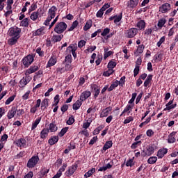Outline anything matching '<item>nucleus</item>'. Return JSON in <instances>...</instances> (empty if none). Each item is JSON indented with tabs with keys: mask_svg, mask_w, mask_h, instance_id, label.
Returning <instances> with one entry per match:
<instances>
[{
	"mask_svg": "<svg viewBox=\"0 0 178 178\" xmlns=\"http://www.w3.org/2000/svg\"><path fill=\"white\" fill-rule=\"evenodd\" d=\"M144 48L145 47L143 44H140L138 47L136 52L135 53L136 56H138V55H141V54L144 52Z\"/></svg>",
	"mask_w": 178,
	"mask_h": 178,
	"instance_id": "28",
	"label": "nucleus"
},
{
	"mask_svg": "<svg viewBox=\"0 0 178 178\" xmlns=\"http://www.w3.org/2000/svg\"><path fill=\"white\" fill-rule=\"evenodd\" d=\"M19 38H15V37H11L10 39H8V44L9 45H15V44H16V42H17V40Z\"/></svg>",
	"mask_w": 178,
	"mask_h": 178,
	"instance_id": "35",
	"label": "nucleus"
},
{
	"mask_svg": "<svg viewBox=\"0 0 178 178\" xmlns=\"http://www.w3.org/2000/svg\"><path fill=\"white\" fill-rule=\"evenodd\" d=\"M37 9V3H33L31 5L30 8L29 9V13H31L33 10Z\"/></svg>",
	"mask_w": 178,
	"mask_h": 178,
	"instance_id": "46",
	"label": "nucleus"
},
{
	"mask_svg": "<svg viewBox=\"0 0 178 178\" xmlns=\"http://www.w3.org/2000/svg\"><path fill=\"white\" fill-rule=\"evenodd\" d=\"M39 161L40 158H38V156H32L27 163V168H34V166L38 163Z\"/></svg>",
	"mask_w": 178,
	"mask_h": 178,
	"instance_id": "7",
	"label": "nucleus"
},
{
	"mask_svg": "<svg viewBox=\"0 0 178 178\" xmlns=\"http://www.w3.org/2000/svg\"><path fill=\"white\" fill-rule=\"evenodd\" d=\"M91 122H92V120H88V122L83 123V128L86 129H88L90 127V124H91Z\"/></svg>",
	"mask_w": 178,
	"mask_h": 178,
	"instance_id": "48",
	"label": "nucleus"
},
{
	"mask_svg": "<svg viewBox=\"0 0 178 178\" xmlns=\"http://www.w3.org/2000/svg\"><path fill=\"white\" fill-rule=\"evenodd\" d=\"M165 40H166V38H165V36L161 37V38L159 40V41L156 44L157 47H161V44L165 42Z\"/></svg>",
	"mask_w": 178,
	"mask_h": 178,
	"instance_id": "57",
	"label": "nucleus"
},
{
	"mask_svg": "<svg viewBox=\"0 0 178 178\" xmlns=\"http://www.w3.org/2000/svg\"><path fill=\"white\" fill-rule=\"evenodd\" d=\"M126 166L131 168L134 166V160L133 159H129L126 163Z\"/></svg>",
	"mask_w": 178,
	"mask_h": 178,
	"instance_id": "47",
	"label": "nucleus"
},
{
	"mask_svg": "<svg viewBox=\"0 0 178 178\" xmlns=\"http://www.w3.org/2000/svg\"><path fill=\"white\" fill-rule=\"evenodd\" d=\"M152 80V75L149 74L146 79V80L144 82V87H148L149 86V83H151V81Z\"/></svg>",
	"mask_w": 178,
	"mask_h": 178,
	"instance_id": "36",
	"label": "nucleus"
},
{
	"mask_svg": "<svg viewBox=\"0 0 178 178\" xmlns=\"http://www.w3.org/2000/svg\"><path fill=\"white\" fill-rule=\"evenodd\" d=\"M67 167V165L64 163L57 172L60 173V175H62V172H65Z\"/></svg>",
	"mask_w": 178,
	"mask_h": 178,
	"instance_id": "55",
	"label": "nucleus"
},
{
	"mask_svg": "<svg viewBox=\"0 0 178 178\" xmlns=\"http://www.w3.org/2000/svg\"><path fill=\"white\" fill-rule=\"evenodd\" d=\"M56 62H57L56 56H52L49 60L46 65V67H51V66H55V65H56Z\"/></svg>",
	"mask_w": 178,
	"mask_h": 178,
	"instance_id": "15",
	"label": "nucleus"
},
{
	"mask_svg": "<svg viewBox=\"0 0 178 178\" xmlns=\"http://www.w3.org/2000/svg\"><path fill=\"white\" fill-rule=\"evenodd\" d=\"M17 116L20 118V116H22V115H24V110L23 109H19L16 110Z\"/></svg>",
	"mask_w": 178,
	"mask_h": 178,
	"instance_id": "58",
	"label": "nucleus"
},
{
	"mask_svg": "<svg viewBox=\"0 0 178 178\" xmlns=\"http://www.w3.org/2000/svg\"><path fill=\"white\" fill-rule=\"evenodd\" d=\"M77 168H78V165L76 163H74L72 166L69 167L68 170L66 172L67 176H68V177L72 176L74 175V172H76V170H77Z\"/></svg>",
	"mask_w": 178,
	"mask_h": 178,
	"instance_id": "10",
	"label": "nucleus"
},
{
	"mask_svg": "<svg viewBox=\"0 0 178 178\" xmlns=\"http://www.w3.org/2000/svg\"><path fill=\"white\" fill-rule=\"evenodd\" d=\"M156 149V146L155 145H149L146 149L143 150L141 152L142 156H151L155 150Z\"/></svg>",
	"mask_w": 178,
	"mask_h": 178,
	"instance_id": "3",
	"label": "nucleus"
},
{
	"mask_svg": "<svg viewBox=\"0 0 178 178\" xmlns=\"http://www.w3.org/2000/svg\"><path fill=\"white\" fill-rule=\"evenodd\" d=\"M138 145H141V140L136 141L135 143H134L131 145V148L132 149H136V148H137Z\"/></svg>",
	"mask_w": 178,
	"mask_h": 178,
	"instance_id": "45",
	"label": "nucleus"
},
{
	"mask_svg": "<svg viewBox=\"0 0 178 178\" xmlns=\"http://www.w3.org/2000/svg\"><path fill=\"white\" fill-rule=\"evenodd\" d=\"M40 122H41V117L37 118L35 122L32 123L31 130H35L38 124H40Z\"/></svg>",
	"mask_w": 178,
	"mask_h": 178,
	"instance_id": "27",
	"label": "nucleus"
},
{
	"mask_svg": "<svg viewBox=\"0 0 178 178\" xmlns=\"http://www.w3.org/2000/svg\"><path fill=\"white\" fill-rule=\"evenodd\" d=\"M86 42H86V40H82L79 41L78 42V47L79 48H83V47H84V45H86Z\"/></svg>",
	"mask_w": 178,
	"mask_h": 178,
	"instance_id": "61",
	"label": "nucleus"
},
{
	"mask_svg": "<svg viewBox=\"0 0 178 178\" xmlns=\"http://www.w3.org/2000/svg\"><path fill=\"white\" fill-rule=\"evenodd\" d=\"M31 81V77L30 76L26 75L25 77H23L19 81V87L23 88L26 87L29 83Z\"/></svg>",
	"mask_w": 178,
	"mask_h": 178,
	"instance_id": "8",
	"label": "nucleus"
},
{
	"mask_svg": "<svg viewBox=\"0 0 178 178\" xmlns=\"http://www.w3.org/2000/svg\"><path fill=\"white\" fill-rule=\"evenodd\" d=\"M102 129H104V127L102 125L98 127L97 128H96L94 130L93 134L94 135L99 134V131H101V130H102Z\"/></svg>",
	"mask_w": 178,
	"mask_h": 178,
	"instance_id": "52",
	"label": "nucleus"
},
{
	"mask_svg": "<svg viewBox=\"0 0 178 178\" xmlns=\"http://www.w3.org/2000/svg\"><path fill=\"white\" fill-rule=\"evenodd\" d=\"M111 55H113V51H108L106 53L104 54V58L106 59L107 58H109V56H111Z\"/></svg>",
	"mask_w": 178,
	"mask_h": 178,
	"instance_id": "59",
	"label": "nucleus"
},
{
	"mask_svg": "<svg viewBox=\"0 0 178 178\" xmlns=\"http://www.w3.org/2000/svg\"><path fill=\"white\" fill-rule=\"evenodd\" d=\"M131 109H133V106L128 104L122 111V113H126V112H128V113H130V112H131Z\"/></svg>",
	"mask_w": 178,
	"mask_h": 178,
	"instance_id": "40",
	"label": "nucleus"
},
{
	"mask_svg": "<svg viewBox=\"0 0 178 178\" xmlns=\"http://www.w3.org/2000/svg\"><path fill=\"white\" fill-rule=\"evenodd\" d=\"M91 96V92L90 91H84L81 94L80 99L81 101H86L89 97Z\"/></svg>",
	"mask_w": 178,
	"mask_h": 178,
	"instance_id": "16",
	"label": "nucleus"
},
{
	"mask_svg": "<svg viewBox=\"0 0 178 178\" xmlns=\"http://www.w3.org/2000/svg\"><path fill=\"white\" fill-rule=\"evenodd\" d=\"M29 18H24L23 20L21 21L20 26L22 27H29Z\"/></svg>",
	"mask_w": 178,
	"mask_h": 178,
	"instance_id": "37",
	"label": "nucleus"
},
{
	"mask_svg": "<svg viewBox=\"0 0 178 178\" xmlns=\"http://www.w3.org/2000/svg\"><path fill=\"white\" fill-rule=\"evenodd\" d=\"M48 130L49 131H51V133H55V131H57L58 130V127H56V124L54 122L50 123Z\"/></svg>",
	"mask_w": 178,
	"mask_h": 178,
	"instance_id": "25",
	"label": "nucleus"
},
{
	"mask_svg": "<svg viewBox=\"0 0 178 178\" xmlns=\"http://www.w3.org/2000/svg\"><path fill=\"white\" fill-rule=\"evenodd\" d=\"M67 130H69V127H64L61 129V131L58 134L59 137H63L66 133H67Z\"/></svg>",
	"mask_w": 178,
	"mask_h": 178,
	"instance_id": "38",
	"label": "nucleus"
},
{
	"mask_svg": "<svg viewBox=\"0 0 178 178\" xmlns=\"http://www.w3.org/2000/svg\"><path fill=\"white\" fill-rule=\"evenodd\" d=\"M94 173H95V168H91L90 170H89L85 175L84 177L86 178H88V177H91V176H92V175H94Z\"/></svg>",
	"mask_w": 178,
	"mask_h": 178,
	"instance_id": "32",
	"label": "nucleus"
},
{
	"mask_svg": "<svg viewBox=\"0 0 178 178\" xmlns=\"http://www.w3.org/2000/svg\"><path fill=\"white\" fill-rule=\"evenodd\" d=\"M37 70H38V66L37 65L31 66L30 67L29 69H28L26 71L25 74L26 76H28V74H31V73H35V72H37Z\"/></svg>",
	"mask_w": 178,
	"mask_h": 178,
	"instance_id": "18",
	"label": "nucleus"
},
{
	"mask_svg": "<svg viewBox=\"0 0 178 178\" xmlns=\"http://www.w3.org/2000/svg\"><path fill=\"white\" fill-rule=\"evenodd\" d=\"M114 72L115 71H113V70L108 68V71L104 72L103 76H105L106 77H109V76H111V74H113Z\"/></svg>",
	"mask_w": 178,
	"mask_h": 178,
	"instance_id": "44",
	"label": "nucleus"
},
{
	"mask_svg": "<svg viewBox=\"0 0 178 178\" xmlns=\"http://www.w3.org/2000/svg\"><path fill=\"white\" fill-rule=\"evenodd\" d=\"M110 32L111 29L109 28H106L104 29L103 32H102L101 35H102V37H106Z\"/></svg>",
	"mask_w": 178,
	"mask_h": 178,
	"instance_id": "49",
	"label": "nucleus"
},
{
	"mask_svg": "<svg viewBox=\"0 0 178 178\" xmlns=\"http://www.w3.org/2000/svg\"><path fill=\"white\" fill-rule=\"evenodd\" d=\"M156 161H157L156 156H152L149 158V159L147 160V163H149L150 165H153V163H155Z\"/></svg>",
	"mask_w": 178,
	"mask_h": 178,
	"instance_id": "42",
	"label": "nucleus"
},
{
	"mask_svg": "<svg viewBox=\"0 0 178 178\" xmlns=\"http://www.w3.org/2000/svg\"><path fill=\"white\" fill-rule=\"evenodd\" d=\"M140 0H129L127 2V7L130 9H134L138 5Z\"/></svg>",
	"mask_w": 178,
	"mask_h": 178,
	"instance_id": "14",
	"label": "nucleus"
},
{
	"mask_svg": "<svg viewBox=\"0 0 178 178\" xmlns=\"http://www.w3.org/2000/svg\"><path fill=\"white\" fill-rule=\"evenodd\" d=\"M48 133H49V130L48 129H43L40 132V138L45 140V138L48 137Z\"/></svg>",
	"mask_w": 178,
	"mask_h": 178,
	"instance_id": "23",
	"label": "nucleus"
},
{
	"mask_svg": "<svg viewBox=\"0 0 178 178\" xmlns=\"http://www.w3.org/2000/svg\"><path fill=\"white\" fill-rule=\"evenodd\" d=\"M48 99H44L41 103V109H45L48 108Z\"/></svg>",
	"mask_w": 178,
	"mask_h": 178,
	"instance_id": "39",
	"label": "nucleus"
},
{
	"mask_svg": "<svg viewBox=\"0 0 178 178\" xmlns=\"http://www.w3.org/2000/svg\"><path fill=\"white\" fill-rule=\"evenodd\" d=\"M63 38V35H54L51 38L52 42H59Z\"/></svg>",
	"mask_w": 178,
	"mask_h": 178,
	"instance_id": "22",
	"label": "nucleus"
},
{
	"mask_svg": "<svg viewBox=\"0 0 178 178\" xmlns=\"http://www.w3.org/2000/svg\"><path fill=\"white\" fill-rule=\"evenodd\" d=\"M32 34L33 37L44 35V34H45V28L41 27L36 31H34Z\"/></svg>",
	"mask_w": 178,
	"mask_h": 178,
	"instance_id": "12",
	"label": "nucleus"
},
{
	"mask_svg": "<svg viewBox=\"0 0 178 178\" xmlns=\"http://www.w3.org/2000/svg\"><path fill=\"white\" fill-rule=\"evenodd\" d=\"M15 115H16V108H12L8 111L7 118L8 119H13V118H15Z\"/></svg>",
	"mask_w": 178,
	"mask_h": 178,
	"instance_id": "26",
	"label": "nucleus"
},
{
	"mask_svg": "<svg viewBox=\"0 0 178 178\" xmlns=\"http://www.w3.org/2000/svg\"><path fill=\"white\" fill-rule=\"evenodd\" d=\"M125 81H126V76L121 77L120 80L118 81L119 86H120L121 87H123V86H124Z\"/></svg>",
	"mask_w": 178,
	"mask_h": 178,
	"instance_id": "54",
	"label": "nucleus"
},
{
	"mask_svg": "<svg viewBox=\"0 0 178 178\" xmlns=\"http://www.w3.org/2000/svg\"><path fill=\"white\" fill-rule=\"evenodd\" d=\"M92 26V21H91V20L87 21L83 27L84 31H87V30H90V29H91Z\"/></svg>",
	"mask_w": 178,
	"mask_h": 178,
	"instance_id": "33",
	"label": "nucleus"
},
{
	"mask_svg": "<svg viewBox=\"0 0 178 178\" xmlns=\"http://www.w3.org/2000/svg\"><path fill=\"white\" fill-rule=\"evenodd\" d=\"M111 112H112V107L111 106L103 109L100 113V118H106V116H108Z\"/></svg>",
	"mask_w": 178,
	"mask_h": 178,
	"instance_id": "13",
	"label": "nucleus"
},
{
	"mask_svg": "<svg viewBox=\"0 0 178 178\" xmlns=\"http://www.w3.org/2000/svg\"><path fill=\"white\" fill-rule=\"evenodd\" d=\"M83 105V101L81 99L77 100L73 105L72 108L74 111H77L78 109H80V106Z\"/></svg>",
	"mask_w": 178,
	"mask_h": 178,
	"instance_id": "20",
	"label": "nucleus"
},
{
	"mask_svg": "<svg viewBox=\"0 0 178 178\" xmlns=\"http://www.w3.org/2000/svg\"><path fill=\"white\" fill-rule=\"evenodd\" d=\"M40 10H38L37 11L33 12L30 15V19L33 20V22H35L38 19V15H40Z\"/></svg>",
	"mask_w": 178,
	"mask_h": 178,
	"instance_id": "24",
	"label": "nucleus"
},
{
	"mask_svg": "<svg viewBox=\"0 0 178 178\" xmlns=\"http://www.w3.org/2000/svg\"><path fill=\"white\" fill-rule=\"evenodd\" d=\"M20 33H22V29L17 26L10 28L8 31V34L10 37H15L17 38H20Z\"/></svg>",
	"mask_w": 178,
	"mask_h": 178,
	"instance_id": "2",
	"label": "nucleus"
},
{
	"mask_svg": "<svg viewBox=\"0 0 178 178\" xmlns=\"http://www.w3.org/2000/svg\"><path fill=\"white\" fill-rule=\"evenodd\" d=\"M104 10L101 8L96 14L97 17H102L104 16Z\"/></svg>",
	"mask_w": 178,
	"mask_h": 178,
	"instance_id": "62",
	"label": "nucleus"
},
{
	"mask_svg": "<svg viewBox=\"0 0 178 178\" xmlns=\"http://www.w3.org/2000/svg\"><path fill=\"white\" fill-rule=\"evenodd\" d=\"M67 51L70 52H73L77 51V44H72L67 48Z\"/></svg>",
	"mask_w": 178,
	"mask_h": 178,
	"instance_id": "34",
	"label": "nucleus"
},
{
	"mask_svg": "<svg viewBox=\"0 0 178 178\" xmlns=\"http://www.w3.org/2000/svg\"><path fill=\"white\" fill-rule=\"evenodd\" d=\"M59 104V95H57L54 97V104L53 106H56Z\"/></svg>",
	"mask_w": 178,
	"mask_h": 178,
	"instance_id": "60",
	"label": "nucleus"
},
{
	"mask_svg": "<svg viewBox=\"0 0 178 178\" xmlns=\"http://www.w3.org/2000/svg\"><path fill=\"white\" fill-rule=\"evenodd\" d=\"M33 172L30 171L27 175H26L24 178H33Z\"/></svg>",
	"mask_w": 178,
	"mask_h": 178,
	"instance_id": "64",
	"label": "nucleus"
},
{
	"mask_svg": "<svg viewBox=\"0 0 178 178\" xmlns=\"http://www.w3.org/2000/svg\"><path fill=\"white\" fill-rule=\"evenodd\" d=\"M137 33H138V30L136 28H131L126 31L125 37L127 38H134L136 35H137Z\"/></svg>",
	"mask_w": 178,
	"mask_h": 178,
	"instance_id": "5",
	"label": "nucleus"
},
{
	"mask_svg": "<svg viewBox=\"0 0 178 178\" xmlns=\"http://www.w3.org/2000/svg\"><path fill=\"white\" fill-rule=\"evenodd\" d=\"M168 154V149H160L157 152V156L159 159H162Z\"/></svg>",
	"mask_w": 178,
	"mask_h": 178,
	"instance_id": "19",
	"label": "nucleus"
},
{
	"mask_svg": "<svg viewBox=\"0 0 178 178\" xmlns=\"http://www.w3.org/2000/svg\"><path fill=\"white\" fill-rule=\"evenodd\" d=\"M34 62V56L32 55H28L26 57L24 58L22 60V63L25 67H29L31 63Z\"/></svg>",
	"mask_w": 178,
	"mask_h": 178,
	"instance_id": "6",
	"label": "nucleus"
},
{
	"mask_svg": "<svg viewBox=\"0 0 178 178\" xmlns=\"http://www.w3.org/2000/svg\"><path fill=\"white\" fill-rule=\"evenodd\" d=\"M112 145H113L112 140L107 141L103 147V150L106 151V149H109V148H111Z\"/></svg>",
	"mask_w": 178,
	"mask_h": 178,
	"instance_id": "29",
	"label": "nucleus"
},
{
	"mask_svg": "<svg viewBox=\"0 0 178 178\" xmlns=\"http://www.w3.org/2000/svg\"><path fill=\"white\" fill-rule=\"evenodd\" d=\"M77 26H79V22L76 20L72 23V26L68 29V31H73L74 29L77 27Z\"/></svg>",
	"mask_w": 178,
	"mask_h": 178,
	"instance_id": "41",
	"label": "nucleus"
},
{
	"mask_svg": "<svg viewBox=\"0 0 178 178\" xmlns=\"http://www.w3.org/2000/svg\"><path fill=\"white\" fill-rule=\"evenodd\" d=\"M15 95H13L10 97L5 102L6 105H9L10 102H13V101H15Z\"/></svg>",
	"mask_w": 178,
	"mask_h": 178,
	"instance_id": "53",
	"label": "nucleus"
},
{
	"mask_svg": "<svg viewBox=\"0 0 178 178\" xmlns=\"http://www.w3.org/2000/svg\"><path fill=\"white\" fill-rule=\"evenodd\" d=\"M136 97H137V93H133L131 99L129 101V104H133L136 99Z\"/></svg>",
	"mask_w": 178,
	"mask_h": 178,
	"instance_id": "63",
	"label": "nucleus"
},
{
	"mask_svg": "<svg viewBox=\"0 0 178 178\" xmlns=\"http://www.w3.org/2000/svg\"><path fill=\"white\" fill-rule=\"evenodd\" d=\"M57 10H58V8L55 6H51L49 9V11L47 13V17L44 22V26H49V23L51 22V20H52V19H55V16H56Z\"/></svg>",
	"mask_w": 178,
	"mask_h": 178,
	"instance_id": "1",
	"label": "nucleus"
},
{
	"mask_svg": "<svg viewBox=\"0 0 178 178\" xmlns=\"http://www.w3.org/2000/svg\"><path fill=\"white\" fill-rule=\"evenodd\" d=\"M165 24H166V19L162 18L159 20L157 26H158L159 29H162V27H163V26H165Z\"/></svg>",
	"mask_w": 178,
	"mask_h": 178,
	"instance_id": "31",
	"label": "nucleus"
},
{
	"mask_svg": "<svg viewBox=\"0 0 178 178\" xmlns=\"http://www.w3.org/2000/svg\"><path fill=\"white\" fill-rule=\"evenodd\" d=\"M136 27L140 30L145 29V22L144 20H140L137 23Z\"/></svg>",
	"mask_w": 178,
	"mask_h": 178,
	"instance_id": "30",
	"label": "nucleus"
},
{
	"mask_svg": "<svg viewBox=\"0 0 178 178\" xmlns=\"http://www.w3.org/2000/svg\"><path fill=\"white\" fill-rule=\"evenodd\" d=\"M116 67V62L111 60L108 64V69L113 70Z\"/></svg>",
	"mask_w": 178,
	"mask_h": 178,
	"instance_id": "43",
	"label": "nucleus"
},
{
	"mask_svg": "<svg viewBox=\"0 0 178 178\" xmlns=\"http://www.w3.org/2000/svg\"><path fill=\"white\" fill-rule=\"evenodd\" d=\"M171 6L170 3H165L161 5V6L159 7V12H161V13H168L169 10H170Z\"/></svg>",
	"mask_w": 178,
	"mask_h": 178,
	"instance_id": "9",
	"label": "nucleus"
},
{
	"mask_svg": "<svg viewBox=\"0 0 178 178\" xmlns=\"http://www.w3.org/2000/svg\"><path fill=\"white\" fill-rule=\"evenodd\" d=\"M58 141H59V137L54 136L51 137V138L49 140L48 143H49V145H54L56 144V143H58Z\"/></svg>",
	"mask_w": 178,
	"mask_h": 178,
	"instance_id": "21",
	"label": "nucleus"
},
{
	"mask_svg": "<svg viewBox=\"0 0 178 178\" xmlns=\"http://www.w3.org/2000/svg\"><path fill=\"white\" fill-rule=\"evenodd\" d=\"M74 123V117L72 115L69 118L68 120H67V124H68L69 126H72V124Z\"/></svg>",
	"mask_w": 178,
	"mask_h": 178,
	"instance_id": "50",
	"label": "nucleus"
},
{
	"mask_svg": "<svg viewBox=\"0 0 178 178\" xmlns=\"http://www.w3.org/2000/svg\"><path fill=\"white\" fill-rule=\"evenodd\" d=\"M122 13L119 15H115L114 19V23L118 24L122 20Z\"/></svg>",
	"mask_w": 178,
	"mask_h": 178,
	"instance_id": "51",
	"label": "nucleus"
},
{
	"mask_svg": "<svg viewBox=\"0 0 178 178\" xmlns=\"http://www.w3.org/2000/svg\"><path fill=\"white\" fill-rule=\"evenodd\" d=\"M67 29V24L64 22H58L56 24L54 31L57 34H62Z\"/></svg>",
	"mask_w": 178,
	"mask_h": 178,
	"instance_id": "4",
	"label": "nucleus"
},
{
	"mask_svg": "<svg viewBox=\"0 0 178 178\" xmlns=\"http://www.w3.org/2000/svg\"><path fill=\"white\" fill-rule=\"evenodd\" d=\"M176 131H172L170 134L168 136V144H173L175 141H176V138H175V136H176Z\"/></svg>",
	"mask_w": 178,
	"mask_h": 178,
	"instance_id": "17",
	"label": "nucleus"
},
{
	"mask_svg": "<svg viewBox=\"0 0 178 178\" xmlns=\"http://www.w3.org/2000/svg\"><path fill=\"white\" fill-rule=\"evenodd\" d=\"M35 52L39 55V56H44V51H42L40 47L36 49Z\"/></svg>",
	"mask_w": 178,
	"mask_h": 178,
	"instance_id": "56",
	"label": "nucleus"
},
{
	"mask_svg": "<svg viewBox=\"0 0 178 178\" xmlns=\"http://www.w3.org/2000/svg\"><path fill=\"white\" fill-rule=\"evenodd\" d=\"M17 147H20L22 148H27L29 147V144H27V140L24 138H20L17 140Z\"/></svg>",
	"mask_w": 178,
	"mask_h": 178,
	"instance_id": "11",
	"label": "nucleus"
}]
</instances>
